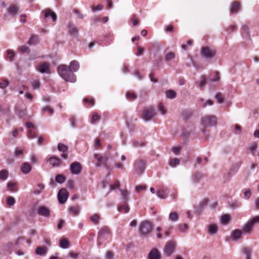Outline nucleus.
<instances>
[{
    "mask_svg": "<svg viewBox=\"0 0 259 259\" xmlns=\"http://www.w3.org/2000/svg\"><path fill=\"white\" fill-rule=\"evenodd\" d=\"M254 225L259 224V215H256L250 219Z\"/></svg>",
    "mask_w": 259,
    "mask_h": 259,
    "instance_id": "63",
    "label": "nucleus"
},
{
    "mask_svg": "<svg viewBox=\"0 0 259 259\" xmlns=\"http://www.w3.org/2000/svg\"><path fill=\"white\" fill-rule=\"evenodd\" d=\"M187 228H188V226L187 224L179 225V229L182 232L185 231V230H186L187 229Z\"/></svg>",
    "mask_w": 259,
    "mask_h": 259,
    "instance_id": "64",
    "label": "nucleus"
},
{
    "mask_svg": "<svg viewBox=\"0 0 259 259\" xmlns=\"http://www.w3.org/2000/svg\"><path fill=\"white\" fill-rule=\"evenodd\" d=\"M49 161L53 167L58 166L60 164V159L56 157H51Z\"/></svg>",
    "mask_w": 259,
    "mask_h": 259,
    "instance_id": "22",
    "label": "nucleus"
},
{
    "mask_svg": "<svg viewBox=\"0 0 259 259\" xmlns=\"http://www.w3.org/2000/svg\"><path fill=\"white\" fill-rule=\"evenodd\" d=\"M215 98L219 103L221 104L223 102V99L222 97V95L220 93H218L216 94Z\"/></svg>",
    "mask_w": 259,
    "mask_h": 259,
    "instance_id": "62",
    "label": "nucleus"
},
{
    "mask_svg": "<svg viewBox=\"0 0 259 259\" xmlns=\"http://www.w3.org/2000/svg\"><path fill=\"white\" fill-rule=\"evenodd\" d=\"M135 168L138 174H141L145 168V162L143 160H137L135 164Z\"/></svg>",
    "mask_w": 259,
    "mask_h": 259,
    "instance_id": "11",
    "label": "nucleus"
},
{
    "mask_svg": "<svg viewBox=\"0 0 259 259\" xmlns=\"http://www.w3.org/2000/svg\"><path fill=\"white\" fill-rule=\"evenodd\" d=\"M92 10L93 12H95L96 11H101L103 9V7L101 5H97V6H92L91 7Z\"/></svg>",
    "mask_w": 259,
    "mask_h": 259,
    "instance_id": "58",
    "label": "nucleus"
},
{
    "mask_svg": "<svg viewBox=\"0 0 259 259\" xmlns=\"http://www.w3.org/2000/svg\"><path fill=\"white\" fill-rule=\"evenodd\" d=\"M58 149L60 152H63L61 157L64 159H66L67 158L68 147L62 143H59L58 145Z\"/></svg>",
    "mask_w": 259,
    "mask_h": 259,
    "instance_id": "14",
    "label": "nucleus"
},
{
    "mask_svg": "<svg viewBox=\"0 0 259 259\" xmlns=\"http://www.w3.org/2000/svg\"><path fill=\"white\" fill-rule=\"evenodd\" d=\"M131 21L132 22L134 26H137L139 24V20L136 18L135 15L132 16Z\"/></svg>",
    "mask_w": 259,
    "mask_h": 259,
    "instance_id": "55",
    "label": "nucleus"
},
{
    "mask_svg": "<svg viewBox=\"0 0 259 259\" xmlns=\"http://www.w3.org/2000/svg\"><path fill=\"white\" fill-rule=\"evenodd\" d=\"M15 203V200L12 196H8L7 198V204L9 207H11Z\"/></svg>",
    "mask_w": 259,
    "mask_h": 259,
    "instance_id": "37",
    "label": "nucleus"
},
{
    "mask_svg": "<svg viewBox=\"0 0 259 259\" xmlns=\"http://www.w3.org/2000/svg\"><path fill=\"white\" fill-rule=\"evenodd\" d=\"M257 147V143H256L255 142H253L251 143L249 146V150L250 153L252 154H254L256 152Z\"/></svg>",
    "mask_w": 259,
    "mask_h": 259,
    "instance_id": "32",
    "label": "nucleus"
},
{
    "mask_svg": "<svg viewBox=\"0 0 259 259\" xmlns=\"http://www.w3.org/2000/svg\"><path fill=\"white\" fill-rule=\"evenodd\" d=\"M255 225L251 219H249L244 225L242 231L245 234H249L251 233L253 226Z\"/></svg>",
    "mask_w": 259,
    "mask_h": 259,
    "instance_id": "13",
    "label": "nucleus"
},
{
    "mask_svg": "<svg viewBox=\"0 0 259 259\" xmlns=\"http://www.w3.org/2000/svg\"><path fill=\"white\" fill-rule=\"evenodd\" d=\"M36 70L41 73L49 74L51 73L50 64L48 63L40 64L36 68Z\"/></svg>",
    "mask_w": 259,
    "mask_h": 259,
    "instance_id": "12",
    "label": "nucleus"
},
{
    "mask_svg": "<svg viewBox=\"0 0 259 259\" xmlns=\"http://www.w3.org/2000/svg\"><path fill=\"white\" fill-rule=\"evenodd\" d=\"M37 213L40 215L49 217L50 216L49 210L45 206H41L37 209Z\"/></svg>",
    "mask_w": 259,
    "mask_h": 259,
    "instance_id": "16",
    "label": "nucleus"
},
{
    "mask_svg": "<svg viewBox=\"0 0 259 259\" xmlns=\"http://www.w3.org/2000/svg\"><path fill=\"white\" fill-rule=\"evenodd\" d=\"M179 219V215L175 212H171L169 215V220L172 222H176Z\"/></svg>",
    "mask_w": 259,
    "mask_h": 259,
    "instance_id": "35",
    "label": "nucleus"
},
{
    "mask_svg": "<svg viewBox=\"0 0 259 259\" xmlns=\"http://www.w3.org/2000/svg\"><path fill=\"white\" fill-rule=\"evenodd\" d=\"M79 68V64L76 61H72L68 67L66 65H60L58 68V72L59 75L65 81L75 82L76 77L73 72H76Z\"/></svg>",
    "mask_w": 259,
    "mask_h": 259,
    "instance_id": "1",
    "label": "nucleus"
},
{
    "mask_svg": "<svg viewBox=\"0 0 259 259\" xmlns=\"http://www.w3.org/2000/svg\"><path fill=\"white\" fill-rule=\"evenodd\" d=\"M155 115L154 109L152 107H149L144 110L142 117L144 120L148 121L151 120Z\"/></svg>",
    "mask_w": 259,
    "mask_h": 259,
    "instance_id": "5",
    "label": "nucleus"
},
{
    "mask_svg": "<svg viewBox=\"0 0 259 259\" xmlns=\"http://www.w3.org/2000/svg\"><path fill=\"white\" fill-rule=\"evenodd\" d=\"M118 211L121 213H127L130 210V207L127 204L120 205L118 207Z\"/></svg>",
    "mask_w": 259,
    "mask_h": 259,
    "instance_id": "30",
    "label": "nucleus"
},
{
    "mask_svg": "<svg viewBox=\"0 0 259 259\" xmlns=\"http://www.w3.org/2000/svg\"><path fill=\"white\" fill-rule=\"evenodd\" d=\"M100 119V116L98 115L97 113H93L92 116L91 118V122L92 123H95L97 121H99Z\"/></svg>",
    "mask_w": 259,
    "mask_h": 259,
    "instance_id": "45",
    "label": "nucleus"
},
{
    "mask_svg": "<svg viewBox=\"0 0 259 259\" xmlns=\"http://www.w3.org/2000/svg\"><path fill=\"white\" fill-rule=\"evenodd\" d=\"M68 32L70 35L75 36L77 35L78 32L76 27L72 24L68 26Z\"/></svg>",
    "mask_w": 259,
    "mask_h": 259,
    "instance_id": "27",
    "label": "nucleus"
},
{
    "mask_svg": "<svg viewBox=\"0 0 259 259\" xmlns=\"http://www.w3.org/2000/svg\"><path fill=\"white\" fill-rule=\"evenodd\" d=\"M100 219V216L98 214H94L90 217V220L94 224H98Z\"/></svg>",
    "mask_w": 259,
    "mask_h": 259,
    "instance_id": "33",
    "label": "nucleus"
},
{
    "mask_svg": "<svg viewBox=\"0 0 259 259\" xmlns=\"http://www.w3.org/2000/svg\"><path fill=\"white\" fill-rule=\"evenodd\" d=\"M43 110L45 111H47L51 115L53 114L54 113V110L52 109L50 106H47L43 108Z\"/></svg>",
    "mask_w": 259,
    "mask_h": 259,
    "instance_id": "60",
    "label": "nucleus"
},
{
    "mask_svg": "<svg viewBox=\"0 0 259 259\" xmlns=\"http://www.w3.org/2000/svg\"><path fill=\"white\" fill-rule=\"evenodd\" d=\"M65 180V177L62 175H57L55 178L56 181L60 184L64 183Z\"/></svg>",
    "mask_w": 259,
    "mask_h": 259,
    "instance_id": "39",
    "label": "nucleus"
},
{
    "mask_svg": "<svg viewBox=\"0 0 259 259\" xmlns=\"http://www.w3.org/2000/svg\"><path fill=\"white\" fill-rule=\"evenodd\" d=\"M202 175L200 173H196L192 176L191 181L193 184H197L200 182Z\"/></svg>",
    "mask_w": 259,
    "mask_h": 259,
    "instance_id": "23",
    "label": "nucleus"
},
{
    "mask_svg": "<svg viewBox=\"0 0 259 259\" xmlns=\"http://www.w3.org/2000/svg\"><path fill=\"white\" fill-rule=\"evenodd\" d=\"M201 81L199 82V85H198V86L200 88H202V87H204L206 84V79L205 77V76H202L201 77Z\"/></svg>",
    "mask_w": 259,
    "mask_h": 259,
    "instance_id": "52",
    "label": "nucleus"
},
{
    "mask_svg": "<svg viewBox=\"0 0 259 259\" xmlns=\"http://www.w3.org/2000/svg\"><path fill=\"white\" fill-rule=\"evenodd\" d=\"M158 109L162 115H164L166 113V110L161 103L159 104Z\"/></svg>",
    "mask_w": 259,
    "mask_h": 259,
    "instance_id": "49",
    "label": "nucleus"
},
{
    "mask_svg": "<svg viewBox=\"0 0 259 259\" xmlns=\"http://www.w3.org/2000/svg\"><path fill=\"white\" fill-rule=\"evenodd\" d=\"M126 98L129 100H135L137 98V95L132 92H128L126 94Z\"/></svg>",
    "mask_w": 259,
    "mask_h": 259,
    "instance_id": "41",
    "label": "nucleus"
},
{
    "mask_svg": "<svg viewBox=\"0 0 259 259\" xmlns=\"http://www.w3.org/2000/svg\"><path fill=\"white\" fill-rule=\"evenodd\" d=\"M119 186H120V183L118 181H117L116 182H115V183H114L113 184L111 185L110 189L111 190H113L116 188H119Z\"/></svg>",
    "mask_w": 259,
    "mask_h": 259,
    "instance_id": "61",
    "label": "nucleus"
},
{
    "mask_svg": "<svg viewBox=\"0 0 259 259\" xmlns=\"http://www.w3.org/2000/svg\"><path fill=\"white\" fill-rule=\"evenodd\" d=\"M156 237L158 239H161L162 238V234L161 233V228L160 227H157L156 229Z\"/></svg>",
    "mask_w": 259,
    "mask_h": 259,
    "instance_id": "57",
    "label": "nucleus"
},
{
    "mask_svg": "<svg viewBox=\"0 0 259 259\" xmlns=\"http://www.w3.org/2000/svg\"><path fill=\"white\" fill-rule=\"evenodd\" d=\"M45 16L46 18L51 17L53 21H56L57 19V16L56 14L49 9H47L45 10Z\"/></svg>",
    "mask_w": 259,
    "mask_h": 259,
    "instance_id": "18",
    "label": "nucleus"
},
{
    "mask_svg": "<svg viewBox=\"0 0 259 259\" xmlns=\"http://www.w3.org/2000/svg\"><path fill=\"white\" fill-rule=\"evenodd\" d=\"M180 163V160L178 158L171 159L169 161V164L171 167H175Z\"/></svg>",
    "mask_w": 259,
    "mask_h": 259,
    "instance_id": "38",
    "label": "nucleus"
},
{
    "mask_svg": "<svg viewBox=\"0 0 259 259\" xmlns=\"http://www.w3.org/2000/svg\"><path fill=\"white\" fill-rule=\"evenodd\" d=\"M152 229L151 224L147 221H145L141 223L139 232L142 235H146L151 232Z\"/></svg>",
    "mask_w": 259,
    "mask_h": 259,
    "instance_id": "4",
    "label": "nucleus"
},
{
    "mask_svg": "<svg viewBox=\"0 0 259 259\" xmlns=\"http://www.w3.org/2000/svg\"><path fill=\"white\" fill-rule=\"evenodd\" d=\"M230 216L228 214H225L221 217V223L223 224H227L230 220Z\"/></svg>",
    "mask_w": 259,
    "mask_h": 259,
    "instance_id": "44",
    "label": "nucleus"
},
{
    "mask_svg": "<svg viewBox=\"0 0 259 259\" xmlns=\"http://www.w3.org/2000/svg\"><path fill=\"white\" fill-rule=\"evenodd\" d=\"M27 137L29 139H33L35 138V132L32 130L29 131Z\"/></svg>",
    "mask_w": 259,
    "mask_h": 259,
    "instance_id": "59",
    "label": "nucleus"
},
{
    "mask_svg": "<svg viewBox=\"0 0 259 259\" xmlns=\"http://www.w3.org/2000/svg\"><path fill=\"white\" fill-rule=\"evenodd\" d=\"M243 195H244V198L246 199H249L251 195V192L250 189H244L242 190Z\"/></svg>",
    "mask_w": 259,
    "mask_h": 259,
    "instance_id": "40",
    "label": "nucleus"
},
{
    "mask_svg": "<svg viewBox=\"0 0 259 259\" xmlns=\"http://www.w3.org/2000/svg\"><path fill=\"white\" fill-rule=\"evenodd\" d=\"M38 189H35L33 191V193L35 195H39L41 191L45 188V186L43 184H39L37 185Z\"/></svg>",
    "mask_w": 259,
    "mask_h": 259,
    "instance_id": "42",
    "label": "nucleus"
},
{
    "mask_svg": "<svg viewBox=\"0 0 259 259\" xmlns=\"http://www.w3.org/2000/svg\"><path fill=\"white\" fill-rule=\"evenodd\" d=\"M160 257V253L156 249H152L148 255L149 259H159Z\"/></svg>",
    "mask_w": 259,
    "mask_h": 259,
    "instance_id": "19",
    "label": "nucleus"
},
{
    "mask_svg": "<svg viewBox=\"0 0 259 259\" xmlns=\"http://www.w3.org/2000/svg\"><path fill=\"white\" fill-rule=\"evenodd\" d=\"M8 176V171L5 169L0 171V180L5 181Z\"/></svg>",
    "mask_w": 259,
    "mask_h": 259,
    "instance_id": "36",
    "label": "nucleus"
},
{
    "mask_svg": "<svg viewBox=\"0 0 259 259\" xmlns=\"http://www.w3.org/2000/svg\"><path fill=\"white\" fill-rule=\"evenodd\" d=\"M69 196V193L65 188H62L59 190L58 193V199L60 203H64Z\"/></svg>",
    "mask_w": 259,
    "mask_h": 259,
    "instance_id": "8",
    "label": "nucleus"
},
{
    "mask_svg": "<svg viewBox=\"0 0 259 259\" xmlns=\"http://www.w3.org/2000/svg\"><path fill=\"white\" fill-rule=\"evenodd\" d=\"M166 96L168 98L174 99L176 96V93L173 90H169L166 92Z\"/></svg>",
    "mask_w": 259,
    "mask_h": 259,
    "instance_id": "43",
    "label": "nucleus"
},
{
    "mask_svg": "<svg viewBox=\"0 0 259 259\" xmlns=\"http://www.w3.org/2000/svg\"><path fill=\"white\" fill-rule=\"evenodd\" d=\"M201 54L205 58L210 59L215 56V51L208 47H203L201 49Z\"/></svg>",
    "mask_w": 259,
    "mask_h": 259,
    "instance_id": "10",
    "label": "nucleus"
},
{
    "mask_svg": "<svg viewBox=\"0 0 259 259\" xmlns=\"http://www.w3.org/2000/svg\"><path fill=\"white\" fill-rule=\"evenodd\" d=\"M175 57V54L174 53L170 52L165 55V60L167 61H169L174 59Z\"/></svg>",
    "mask_w": 259,
    "mask_h": 259,
    "instance_id": "47",
    "label": "nucleus"
},
{
    "mask_svg": "<svg viewBox=\"0 0 259 259\" xmlns=\"http://www.w3.org/2000/svg\"><path fill=\"white\" fill-rule=\"evenodd\" d=\"M8 57L10 59V61H13L14 57L15 56V54L13 50L11 49H8L7 51Z\"/></svg>",
    "mask_w": 259,
    "mask_h": 259,
    "instance_id": "48",
    "label": "nucleus"
},
{
    "mask_svg": "<svg viewBox=\"0 0 259 259\" xmlns=\"http://www.w3.org/2000/svg\"><path fill=\"white\" fill-rule=\"evenodd\" d=\"M217 123V117L214 115H206L202 117L201 124L204 127L214 126Z\"/></svg>",
    "mask_w": 259,
    "mask_h": 259,
    "instance_id": "2",
    "label": "nucleus"
},
{
    "mask_svg": "<svg viewBox=\"0 0 259 259\" xmlns=\"http://www.w3.org/2000/svg\"><path fill=\"white\" fill-rule=\"evenodd\" d=\"M15 184L12 183V182L8 183V185H7L8 189L9 191H15Z\"/></svg>",
    "mask_w": 259,
    "mask_h": 259,
    "instance_id": "53",
    "label": "nucleus"
},
{
    "mask_svg": "<svg viewBox=\"0 0 259 259\" xmlns=\"http://www.w3.org/2000/svg\"><path fill=\"white\" fill-rule=\"evenodd\" d=\"M82 166L78 162H74L70 164V170L73 175H78L80 173Z\"/></svg>",
    "mask_w": 259,
    "mask_h": 259,
    "instance_id": "9",
    "label": "nucleus"
},
{
    "mask_svg": "<svg viewBox=\"0 0 259 259\" xmlns=\"http://www.w3.org/2000/svg\"><path fill=\"white\" fill-rule=\"evenodd\" d=\"M208 233L211 235H214L217 233L218 231L217 226L215 224H210L207 227Z\"/></svg>",
    "mask_w": 259,
    "mask_h": 259,
    "instance_id": "21",
    "label": "nucleus"
},
{
    "mask_svg": "<svg viewBox=\"0 0 259 259\" xmlns=\"http://www.w3.org/2000/svg\"><path fill=\"white\" fill-rule=\"evenodd\" d=\"M69 211L74 215H77L79 211V208L78 207H71L69 208Z\"/></svg>",
    "mask_w": 259,
    "mask_h": 259,
    "instance_id": "46",
    "label": "nucleus"
},
{
    "mask_svg": "<svg viewBox=\"0 0 259 259\" xmlns=\"http://www.w3.org/2000/svg\"><path fill=\"white\" fill-rule=\"evenodd\" d=\"M59 246L63 249L68 248L69 246V242L66 239H61L59 242Z\"/></svg>",
    "mask_w": 259,
    "mask_h": 259,
    "instance_id": "29",
    "label": "nucleus"
},
{
    "mask_svg": "<svg viewBox=\"0 0 259 259\" xmlns=\"http://www.w3.org/2000/svg\"><path fill=\"white\" fill-rule=\"evenodd\" d=\"M47 252L46 248L44 247H39L36 249L35 253L40 255H45Z\"/></svg>",
    "mask_w": 259,
    "mask_h": 259,
    "instance_id": "34",
    "label": "nucleus"
},
{
    "mask_svg": "<svg viewBox=\"0 0 259 259\" xmlns=\"http://www.w3.org/2000/svg\"><path fill=\"white\" fill-rule=\"evenodd\" d=\"M240 5L237 2H234L230 9V12L232 13H236L240 10Z\"/></svg>",
    "mask_w": 259,
    "mask_h": 259,
    "instance_id": "26",
    "label": "nucleus"
},
{
    "mask_svg": "<svg viewBox=\"0 0 259 259\" xmlns=\"http://www.w3.org/2000/svg\"><path fill=\"white\" fill-rule=\"evenodd\" d=\"M243 232L241 230H235L232 232V238L234 241H237L241 238Z\"/></svg>",
    "mask_w": 259,
    "mask_h": 259,
    "instance_id": "15",
    "label": "nucleus"
},
{
    "mask_svg": "<svg viewBox=\"0 0 259 259\" xmlns=\"http://www.w3.org/2000/svg\"><path fill=\"white\" fill-rule=\"evenodd\" d=\"M242 251L246 255V259H250L252 249L250 247H244L242 248Z\"/></svg>",
    "mask_w": 259,
    "mask_h": 259,
    "instance_id": "28",
    "label": "nucleus"
},
{
    "mask_svg": "<svg viewBox=\"0 0 259 259\" xmlns=\"http://www.w3.org/2000/svg\"><path fill=\"white\" fill-rule=\"evenodd\" d=\"M157 196L161 199H165L167 197L168 191L166 189H162L157 191Z\"/></svg>",
    "mask_w": 259,
    "mask_h": 259,
    "instance_id": "20",
    "label": "nucleus"
},
{
    "mask_svg": "<svg viewBox=\"0 0 259 259\" xmlns=\"http://www.w3.org/2000/svg\"><path fill=\"white\" fill-rule=\"evenodd\" d=\"M133 145L135 147H138L145 146V143L143 142L135 141L133 142Z\"/></svg>",
    "mask_w": 259,
    "mask_h": 259,
    "instance_id": "51",
    "label": "nucleus"
},
{
    "mask_svg": "<svg viewBox=\"0 0 259 259\" xmlns=\"http://www.w3.org/2000/svg\"><path fill=\"white\" fill-rule=\"evenodd\" d=\"M32 167L28 162H24L23 163L21 170L23 174H27L31 170Z\"/></svg>",
    "mask_w": 259,
    "mask_h": 259,
    "instance_id": "17",
    "label": "nucleus"
},
{
    "mask_svg": "<svg viewBox=\"0 0 259 259\" xmlns=\"http://www.w3.org/2000/svg\"><path fill=\"white\" fill-rule=\"evenodd\" d=\"M38 41V37L37 35L33 34L31 35L28 42L29 45L36 44Z\"/></svg>",
    "mask_w": 259,
    "mask_h": 259,
    "instance_id": "31",
    "label": "nucleus"
},
{
    "mask_svg": "<svg viewBox=\"0 0 259 259\" xmlns=\"http://www.w3.org/2000/svg\"><path fill=\"white\" fill-rule=\"evenodd\" d=\"M119 191L120 192L121 199L126 203L128 199V192L127 190L122 189H119Z\"/></svg>",
    "mask_w": 259,
    "mask_h": 259,
    "instance_id": "24",
    "label": "nucleus"
},
{
    "mask_svg": "<svg viewBox=\"0 0 259 259\" xmlns=\"http://www.w3.org/2000/svg\"><path fill=\"white\" fill-rule=\"evenodd\" d=\"M94 157L98 160V162L97 163V166L99 167L101 165H103L106 168H108L107 162L109 159V157L107 155L105 154L103 156L101 157L100 155L96 154H95Z\"/></svg>",
    "mask_w": 259,
    "mask_h": 259,
    "instance_id": "6",
    "label": "nucleus"
},
{
    "mask_svg": "<svg viewBox=\"0 0 259 259\" xmlns=\"http://www.w3.org/2000/svg\"><path fill=\"white\" fill-rule=\"evenodd\" d=\"M176 246L175 241L170 240L168 241L165 245L164 248V253L167 256H170L174 251Z\"/></svg>",
    "mask_w": 259,
    "mask_h": 259,
    "instance_id": "7",
    "label": "nucleus"
},
{
    "mask_svg": "<svg viewBox=\"0 0 259 259\" xmlns=\"http://www.w3.org/2000/svg\"><path fill=\"white\" fill-rule=\"evenodd\" d=\"M19 9V7L18 6L13 5L9 7L8 10V12L10 14L14 15L18 13Z\"/></svg>",
    "mask_w": 259,
    "mask_h": 259,
    "instance_id": "25",
    "label": "nucleus"
},
{
    "mask_svg": "<svg viewBox=\"0 0 259 259\" xmlns=\"http://www.w3.org/2000/svg\"><path fill=\"white\" fill-rule=\"evenodd\" d=\"M23 152V150L21 149L20 148L18 147L16 148V149H15L14 155L15 156H19L22 155Z\"/></svg>",
    "mask_w": 259,
    "mask_h": 259,
    "instance_id": "50",
    "label": "nucleus"
},
{
    "mask_svg": "<svg viewBox=\"0 0 259 259\" xmlns=\"http://www.w3.org/2000/svg\"><path fill=\"white\" fill-rule=\"evenodd\" d=\"M9 82L7 79H4L3 82H0V88L5 89L8 86Z\"/></svg>",
    "mask_w": 259,
    "mask_h": 259,
    "instance_id": "56",
    "label": "nucleus"
},
{
    "mask_svg": "<svg viewBox=\"0 0 259 259\" xmlns=\"http://www.w3.org/2000/svg\"><path fill=\"white\" fill-rule=\"evenodd\" d=\"M32 87L33 89H38L40 87V82L38 80H35L32 83Z\"/></svg>",
    "mask_w": 259,
    "mask_h": 259,
    "instance_id": "54",
    "label": "nucleus"
},
{
    "mask_svg": "<svg viewBox=\"0 0 259 259\" xmlns=\"http://www.w3.org/2000/svg\"><path fill=\"white\" fill-rule=\"evenodd\" d=\"M110 229L106 226L103 227L99 231L98 236V245H101L102 240L105 238L107 239L110 237Z\"/></svg>",
    "mask_w": 259,
    "mask_h": 259,
    "instance_id": "3",
    "label": "nucleus"
}]
</instances>
